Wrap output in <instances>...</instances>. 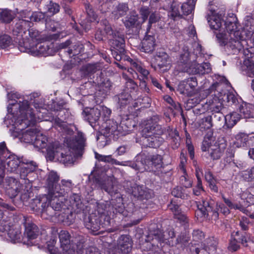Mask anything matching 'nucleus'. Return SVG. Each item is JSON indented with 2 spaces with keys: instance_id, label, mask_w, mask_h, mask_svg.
<instances>
[{
  "instance_id": "obj_1",
  "label": "nucleus",
  "mask_w": 254,
  "mask_h": 254,
  "mask_svg": "<svg viewBox=\"0 0 254 254\" xmlns=\"http://www.w3.org/2000/svg\"><path fill=\"white\" fill-rule=\"evenodd\" d=\"M86 139L82 132L78 131L74 138L69 140L67 142L69 154H65L61 152L62 146L58 142L51 143L47 149V154L50 159H53L55 157H61V161L64 163H70L73 161L72 156L75 158L81 157L84 149Z\"/></svg>"
},
{
  "instance_id": "obj_2",
  "label": "nucleus",
  "mask_w": 254,
  "mask_h": 254,
  "mask_svg": "<svg viewBox=\"0 0 254 254\" xmlns=\"http://www.w3.org/2000/svg\"><path fill=\"white\" fill-rule=\"evenodd\" d=\"M84 225L94 235H97L103 231H100L101 228H104L110 225V218L104 213H102L100 215L92 213L85 218Z\"/></svg>"
},
{
  "instance_id": "obj_3",
  "label": "nucleus",
  "mask_w": 254,
  "mask_h": 254,
  "mask_svg": "<svg viewBox=\"0 0 254 254\" xmlns=\"http://www.w3.org/2000/svg\"><path fill=\"white\" fill-rule=\"evenodd\" d=\"M197 209L195 214L199 217H207L210 215L212 219L217 220L219 214L216 210L215 204L214 200L210 199H203L197 204Z\"/></svg>"
},
{
  "instance_id": "obj_4",
  "label": "nucleus",
  "mask_w": 254,
  "mask_h": 254,
  "mask_svg": "<svg viewBox=\"0 0 254 254\" xmlns=\"http://www.w3.org/2000/svg\"><path fill=\"white\" fill-rule=\"evenodd\" d=\"M201 148L203 152H207L205 156L207 155L206 157H210L213 160L220 159L224 152V148L221 147L219 143L212 144L207 140L203 141Z\"/></svg>"
},
{
  "instance_id": "obj_5",
  "label": "nucleus",
  "mask_w": 254,
  "mask_h": 254,
  "mask_svg": "<svg viewBox=\"0 0 254 254\" xmlns=\"http://www.w3.org/2000/svg\"><path fill=\"white\" fill-rule=\"evenodd\" d=\"M47 196L49 197V201L46 210L48 216L52 217L56 215L54 211H59L66 208V206L63 201V196H56L55 195L52 196L50 193H48Z\"/></svg>"
},
{
  "instance_id": "obj_6",
  "label": "nucleus",
  "mask_w": 254,
  "mask_h": 254,
  "mask_svg": "<svg viewBox=\"0 0 254 254\" xmlns=\"http://www.w3.org/2000/svg\"><path fill=\"white\" fill-rule=\"evenodd\" d=\"M19 109L20 113L19 119L21 121L20 124H24L28 126L35 122L33 109L29 107L28 101L24 100L21 102H20Z\"/></svg>"
},
{
  "instance_id": "obj_7",
  "label": "nucleus",
  "mask_w": 254,
  "mask_h": 254,
  "mask_svg": "<svg viewBox=\"0 0 254 254\" xmlns=\"http://www.w3.org/2000/svg\"><path fill=\"white\" fill-rule=\"evenodd\" d=\"M245 42L240 31H236L231 33L228 42L223 41L224 45L229 47L234 54L240 53L243 49V44Z\"/></svg>"
},
{
  "instance_id": "obj_8",
  "label": "nucleus",
  "mask_w": 254,
  "mask_h": 254,
  "mask_svg": "<svg viewBox=\"0 0 254 254\" xmlns=\"http://www.w3.org/2000/svg\"><path fill=\"white\" fill-rule=\"evenodd\" d=\"M159 120L158 116H153L142 130L143 136L148 137L153 135H161L165 130L161 126L158 124Z\"/></svg>"
},
{
  "instance_id": "obj_9",
  "label": "nucleus",
  "mask_w": 254,
  "mask_h": 254,
  "mask_svg": "<svg viewBox=\"0 0 254 254\" xmlns=\"http://www.w3.org/2000/svg\"><path fill=\"white\" fill-rule=\"evenodd\" d=\"M30 136V140L33 142L34 145L39 148H44L46 147L48 141L47 137L43 135L35 128H32L27 130L23 134V136L26 137L27 136Z\"/></svg>"
},
{
  "instance_id": "obj_10",
  "label": "nucleus",
  "mask_w": 254,
  "mask_h": 254,
  "mask_svg": "<svg viewBox=\"0 0 254 254\" xmlns=\"http://www.w3.org/2000/svg\"><path fill=\"white\" fill-rule=\"evenodd\" d=\"M163 158L162 156L159 154L151 155L147 156L144 159L145 166L144 169L146 171H154L160 170L163 167Z\"/></svg>"
},
{
  "instance_id": "obj_11",
  "label": "nucleus",
  "mask_w": 254,
  "mask_h": 254,
  "mask_svg": "<svg viewBox=\"0 0 254 254\" xmlns=\"http://www.w3.org/2000/svg\"><path fill=\"white\" fill-rule=\"evenodd\" d=\"M217 244V240L214 237L209 238L206 240L203 248L191 246L190 251L192 254H205L206 252H213L216 250Z\"/></svg>"
},
{
  "instance_id": "obj_12",
  "label": "nucleus",
  "mask_w": 254,
  "mask_h": 254,
  "mask_svg": "<svg viewBox=\"0 0 254 254\" xmlns=\"http://www.w3.org/2000/svg\"><path fill=\"white\" fill-rule=\"evenodd\" d=\"M211 71L210 64L208 63H204L202 64H197L195 62L191 64L189 67L183 69V71L190 74H204L210 73Z\"/></svg>"
},
{
  "instance_id": "obj_13",
  "label": "nucleus",
  "mask_w": 254,
  "mask_h": 254,
  "mask_svg": "<svg viewBox=\"0 0 254 254\" xmlns=\"http://www.w3.org/2000/svg\"><path fill=\"white\" fill-rule=\"evenodd\" d=\"M154 226L155 225H151L149 228L150 235L154 236V239L163 242L165 240H168L170 238H173L175 237V234L173 228L169 227L166 231L162 232V230L158 228L155 229Z\"/></svg>"
},
{
  "instance_id": "obj_14",
  "label": "nucleus",
  "mask_w": 254,
  "mask_h": 254,
  "mask_svg": "<svg viewBox=\"0 0 254 254\" xmlns=\"http://www.w3.org/2000/svg\"><path fill=\"white\" fill-rule=\"evenodd\" d=\"M49 197L47 194L39 196L32 200L30 203L31 209L36 212L46 214V210Z\"/></svg>"
},
{
  "instance_id": "obj_15",
  "label": "nucleus",
  "mask_w": 254,
  "mask_h": 254,
  "mask_svg": "<svg viewBox=\"0 0 254 254\" xmlns=\"http://www.w3.org/2000/svg\"><path fill=\"white\" fill-rule=\"evenodd\" d=\"M197 85L196 77H191L181 81L178 85V90L182 94L190 95Z\"/></svg>"
},
{
  "instance_id": "obj_16",
  "label": "nucleus",
  "mask_w": 254,
  "mask_h": 254,
  "mask_svg": "<svg viewBox=\"0 0 254 254\" xmlns=\"http://www.w3.org/2000/svg\"><path fill=\"white\" fill-rule=\"evenodd\" d=\"M21 186L20 183L12 177L6 178L4 184L6 192L10 197H14L17 195Z\"/></svg>"
},
{
  "instance_id": "obj_17",
  "label": "nucleus",
  "mask_w": 254,
  "mask_h": 254,
  "mask_svg": "<svg viewBox=\"0 0 254 254\" xmlns=\"http://www.w3.org/2000/svg\"><path fill=\"white\" fill-rule=\"evenodd\" d=\"M132 195L141 200H148L153 196V190L143 186L135 185L132 188Z\"/></svg>"
},
{
  "instance_id": "obj_18",
  "label": "nucleus",
  "mask_w": 254,
  "mask_h": 254,
  "mask_svg": "<svg viewBox=\"0 0 254 254\" xmlns=\"http://www.w3.org/2000/svg\"><path fill=\"white\" fill-rule=\"evenodd\" d=\"M101 188L112 196L118 193V182L114 176H108L101 184Z\"/></svg>"
},
{
  "instance_id": "obj_19",
  "label": "nucleus",
  "mask_w": 254,
  "mask_h": 254,
  "mask_svg": "<svg viewBox=\"0 0 254 254\" xmlns=\"http://www.w3.org/2000/svg\"><path fill=\"white\" fill-rule=\"evenodd\" d=\"M110 43L114 48L119 50L120 53L123 52L125 44L124 34L119 31H115L111 36Z\"/></svg>"
},
{
  "instance_id": "obj_20",
  "label": "nucleus",
  "mask_w": 254,
  "mask_h": 254,
  "mask_svg": "<svg viewBox=\"0 0 254 254\" xmlns=\"http://www.w3.org/2000/svg\"><path fill=\"white\" fill-rule=\"evenodd\" d=\"M73 185L71 180L63 179L61 181V185L55 186L52 193L56 196H64L66 192L71 190Z\"/></svg>"
},
{
  "instance_id": "obj_21",
  "label": "nucleus",
  "mask_w": 254,
  "mask_h": 254,
  "mask_svg": "<svg viewBox=\"0 0 254 254\" xmlns=\"http://www.w3.org/2000/svg\"><path fill=\"white\" fill-rule=\"evenodd\" d=\"M132 244L129 237L127 235L121 236L118 240L117 250L119 253L128 254L131 250Z\"/></svg>"
},
{
  "instance_id": "obj_22",
  "label": "nucleus",
  "mask_w": 254,
  "mask_h": 254,
  "mask_svg": "<svg viewBox=\"0 0 254 254\" xmlns=\"http://www.w3.org/2000/svg\"><path fill=\"white\" fill-rule=\"evenodd\" d=\"M85 120L88 121L91 126L96 123L101 117V109L99 106L93 108L85 109L83 112Z\"/></svg>"
},
{
  "instance_id": "obj_23",
  "label": "nucleus",
  "mask_w": 254,
  "mask_h": 254,
  "mask_svg": "<svg viewBox=\"0 0 254 254\" xmlns=\"http://www.w3.org/2000/svg\"><path fill=\"white\" fill-rule=\"evenodd\" d=\"M156 39L154 36L146 35L142 40L140 50L146 53H152L155 50Z\"/></svg>"
},
{
  "instance_id": "obj_24",
  "label": "nucleus",
  "mask_w": 254,
  "mask_h": 254,
  "mask_svg": "<svg viewBox=\"0 0 254 254\" xmlns=\"http://www.w3.org/2000/svg\"><path fill=\"white\" fill-rule=\"evenodd\" d=\"M168 208L174 214V218L182 225H186L189 223V219L186 214L181 210L178 204L171 203Z\"/></svg>"
},
{
  "instance_id": "obj_25",
  "label": "nucleus",
  "mask_w": 254,
  "mask_h": 254,
  "mask_svg": "<svg viewBox=\"0 0 254 254\" xmlns=\"http://www.w3.org/2000/svg\"><path fill=\"white\" fill-rule=\"evenodd\" d=\"M52 44L48 45L47 43L36 44L35 47H31L29 50L32 54L35 56L43 55L44 56L51 54L52 52V47H51Z\"/></svg>"
},
{
  "instance_id": "obj_26",
  "label": "nucleus",
  "mask_w": 254,
  "mask_h": 254,
  "mask_svg": "<svg viewBox=\"0 0 254 254\" xmlns=\"http://www.w3.org/2000/svg\"><path fill=\"white\" fill-rule=\"evenodd\" d=\"M20 164V161L19 158L15 155L10 154V156H8L3 163L5 167V166H0V169L2 170L5 168L10 172H14L18 168Z\"/></svg>"
},
{
  "instance_id": "obj_27",
  "label": "nucleus",
  "mask_w": 254,
  "mask_h": 254,
  "mask_svg": "<svg viewBox=\"0 0 254 254\" xmlns=\"http://www.w3.org/2000/svg\"><path fill=\"white\" fill-rule=\"evenodd\" d=\"M115 195H116L115 198H112L111 200V204L114 209L113 212L116 214L119 213L123 215H126L123 199L121 194L118 192Z\"/></svg>"
},
{
  "instance_id": "obj_28",
  "label": "nucleus",
  "mask_w": 254,
  "mask_h": 254,
  "mask_svg": "<svg viewBox=\"0 0 254 254\" xmlns=\"http://www.w3.org/2000/svg\"><path fill=\"white\" fill-rule=\"evenodd\" d=\"M24 220L25 233L27 235V238L29 239L36 238L39 234L38 227L35 224L30 222L29 220H27L26 219H24Z\"/></svg>"
},
{
  "instance_id": "obj_29",
  "label": "nucleus",
  "mask_w": 254,
  "mask_h": 254,
  "mask_svg": "<svg viewBox=\"0 0 254 254\" xmlns=\"http://www.w3.org/2000/svg\"><path fill=\"white\" fill-rule=\"evenodd\" d=\"M224 86L223 83L215 82L210 87V90L214 92L216 96L215 98L217 99L218 101H225V97L227 90L223 89Z\"/></svg>"
},
{
  "instance_id": "obj_30",
  "label": "nucleus",
  "mask_w": 254,
  "mask_h": 254,
  "mask_svg": "<svg viewBox=\"0 0 254 254\" xmlns=\"http://www.w3.org/2000/svg\"><path fill=\"white\" fill-rule=\"evenodd\" d=\"M105 129L102 130V133L106 137H109L114 134L118 130V124L113 120H106L104 125Z\"/></svg>"
},
{
  "instance_id": "obj_31",
  "label": "nucleus",
  "mask_w": 254,
  "mask_h": 254,
  "mask_svg": "<svg viewBox=\"0 0 254 254\" xmlns=\"http://www.w3.org/2000/svg\"><path fill=\"white\" fill-rule=\"evenodd\" d=\"M102 72H100L99 76H97L96 78L93 82L96 84L100 88V90L103 91L107 93L111 87V81L108 78H104L101 76Z\"/></svg>"
},
{
  "instance_id": "obj_32",
  "label": "nucleus",
  "mask_w": 254,
  "mask_h": 254,
  "mask_svg": "<svg viewBox=\"0 0 254 254\" xmlns=\"http://www.w3.org/2000/svg\"><path fill=\"white\" fill-rule=\"evenodd\" d=\"M60 177L55 172H51L48 176L47 180V185L49 188V193H50L52 196H53L52 192V190L55 189V186L59 185L58 182L59 180Z\"/></svg>"
},
{
  "instance_id": "obj_33",
  "label": "nucleus",
  "mask_w": 254,
  "mask_h": 254,
  "mask_svg": "<svg viewBox=\"0 0 254 254\" xmlns=\"http://www.w3.org/2000/svg\"><path fill=\"white\" fill-rule=\"evenodd\" d=\"M156 64L160 68L167 67L170 64V60L168 55L164 52H159L155 56Z\"/></svg>"
},
{
  "instance_id": "obj_34",
  "label": "nucleus",
  "mask_w": 254,
  "mask_h": 254,
  "mask_svg": "<svg viewBox=\"0 0 254 254\" xmlns=\"http://www.w3.org/2000/svg\"><path fill=\"white\" fill-rule=\"evenodd\" d=\"M160 136L161 135H153V136L144 137L145 138V142L146 143V145L152 148L159 147L162 144L163 141V138Z\"/></svg>"
},
{
  "instance_id": "obj_35",
  "label": "nucleus",
  "mask_w": 254,
  "mask_h": 254,
  "mask_svg": "<svg viewBox=\"0 0 254 254\" xmlns=\"http://www.w3.org/2000/svg\"><path fill=\"white\" fill-rule=\"evenodd\" d=\"M128 10V5L126 3L118 4L112 11V14L115 19H119L120 17L125 15Z\"/></svg>"
},
{
  "instance_id": "obj_36",
  "label": "nucleus",
  "mask_w": 254,
  "mask_h": 254,
  "mask_svg": "<svg viewBox=\"0 0 254 254\" xmlns=\"http://www.w3.org/2000/svg\"><path fill=\"white\" fill-rule=\"evenodd\" d=\"M207 19L211 29L221 31L222 22L219 16L212 14L210 16H208Z\"/></svg>"
},
{
  "instance_id": "obj_37",
  "label": "nucleus",
  "mask_w": 254,
  "mask_h": 254,
  "mask_svg": "<svg viewBox=\"0 0 254 254\" xmlns=\"http://www.w3.org/2000/svg\"><path fill=\"white\" fill-rule=\"evenodd\" d=\"M169 136L172 147L174 149L178 148L180 146L181 141V137L178 131L176 129H171L169 131Z\"/></svg>"
},
{
  "instance_id": "obj_38",
  "label": "nucleus",
  "mask_w": 254,
  "mask_h": 254,
  "mask_svg": "<svg viewBox=\"0 0 254 254\" xmlns=\"http://www.w3.org/2000/svg\"><path fill=\"white\" fill-rule=\"evenodd\" d=\"M234 144L237 147H245L249 141V136L244 132H239L235 135Z\"/></svg>"
},
{
  "instance_id": "obj_39",
  "label": "nucleus",
  "mask_w": 254,
  "mask_h": 254,
  "mask_svg": "<svg viewBox=\"0 0 254 254\" xmlns=\"http://www.w3.org/2000/svg\"><path fill=\"white\" fill-rule=\"evenodd\" d=\"M237 18L236 16H233L230 18H227L225 22V27L226 31L230 36L231 33H233L238 30L237 23L236 22Z\"/></svg>"
},
{
  "instance_id": "obj_40",
  "label": "nucleus",
  "mask_w": 254,
  "mask_h": 254,
  "mask_svg": "<svg viewBox=\"0 0 254 254\" xmlns=\"http://www.w3.org/2000/svg\"><path fill=\"white\" fill-rule=\"evenodd\" d=\"M240 115L236 112H233L226 115L225 117V124L228 128L233 127L240 119Z\"/></svg>"
},
{
  "instance_id": "obj_41",
  "label": "nucleus",
  "mask_w": 254,
  "mask_h": 254,
  "mask_svg": "<svg viewBox=\"0 0 254 254\" xmlns=\"http://www.w3.org/2000/svg\"><path fill=\"white\" fill-rule=\"evenodd\" d=\"M11 152L8 150L6 144L4 141L0 143V166H5L4 162L8 156H10Z\"/></svg>"
},
{
  "instance_id": "obj_42",
  "label": "nucleus",
  "mask_w": 254,
  "mask_h": 254,
  "mask_svg": "<svg viewBox=\"0 0 254 254\" xmlns=\"http://www.w3.org/2000/svg\"><path fill=\"white\" fill-rule=\"evenodd\" d=\"M15 16V13L10 10L0 9V20L4 23H10Z\"/></svg>"
},
{
  "instance_id": "obj_43",
  "label": "nucleus",
  "mask_w": 254,
  "mask_h": 254,
  "mask_svg": "<svg viewBox=\"0 0 254 254\" xmlns=\"http://www.w3.org/2000/svg\"><path fill=\"white\" fill-rule=\"evenodd\" d=\"M139 17L137 14L132 15L129 17H127L124 21L125 26L128 28L136 27L139 25L138 21Z\"/></svg>"
},
{
  "instance_id": "obj_44",
  "label": "nucleus",
  "mask_w": 254,
  "mask_h": 254,
  "mask_svg": "<svg viewBox=\"0 0 254 254\" xmlns=\"http://www.w3.org/2000/svg\"><path fill=\"white\" fill-rule=\"evenodd\" d=\"M199 126L201 130H206L213 127L212 117L209 115L204 117L199 121Z\"/></svg>"
},
{
  "instance_id": "obj_45",
  "label": "nucleus",
  "mask_w": 254,
  "mask_h": 254,
  "mask_svg": "<svg viewBox=\"0 0 254 254\" xmlns=\"http://www.w3.org/2000/svg\"><path fill=\"white\" fill-rule=\"evenodd\" d=\"M197 0H188L187 2L182 4L181 9L183 13L185 15H188L191 13L195 7Z\"/></svg>"
},
{
  "instance_id": "obj_46",
  "label": "nucleus",
  "mask_w": 254,
  "mask_h": 254,
  "mask_svg": "<svg viewBox=\"0 0 254 254\" xmlns=\"http://www.w3.org/2000/svg\"><path fill=\"white\" fill-rule=\"evenodd\" d=\"M245 70L248 76H254V62L250 59H245L244 61Z\"/></svg>"
},
{
  "instance_id": "obj_47",
  "label": "nucleus",
  "mask_w": 254,
  "mask_h": 254,
  "mask_svg": "<svg viewBox=\"0 0 254 254\" xmlns=\"http://www.w3.org/2000/svg\"><path fill=\"white\" fill-rule=\"evenodd\" d=\"M7 235L12 241L15 242L20 240L21 233L17 228H10L7 232Z\"/></svg>"
},
{
  "instance_id": "obj_48",
  "label": "nucleus",
  "mask_w": 254,
  "mask_h": 254,
  "mask_svg": "<svg viewBox=\"0 0 254 254\" xmlns=\"http://www.w3.org/2000/svg\"><path fill=\"white\" fill-rule=\"evenodd\" d=\"M69 202L73 208H80L82 205L80 195L77 194H73L70 196Z\"/></svg>"
},
{
  "instance_id": "obj_49",
  "label": "nucleus",
  "mask_w": 254,
  "mask_h": 254,
  "mask_svg": "<svg viewBox=\"0 0 254 254\" xmlns=\"http://www.w3.org/2000/svg\"><path fill=\"white\" fill-rule=\"evenodd\" d=\"M119 103L121 107H124L131 101V96L128 93H122L119 95Z\"/></svg>"
},
{
  "instance_id": "obj_50",
  "label": "nucleus",
  "mask_w": 254,
  "mask_h": 254,
  "mask_svg": "<svg viewBox=\"0 0 254 254\" xmlns=\"http://www.w3.org/2000/svg\"><path fill=\"white\" fill-rule=\"evenodd\" d=\"M183 175L180 177V183L185 188H188L192 186V181L186 174L185 169L183 167Z\"/></svg>"
},
{
  "instance_id": "obj_51",
  "label": "nucleus",
  "mask_w": 254,
  "mask_h": 254,
  "mask_svg": "<svg viewBox=\"0 0 254 254\" xmlns=\"http://www.w3.org/2000/svg\"><path fill=\"white\" fill-rule=\"evenodd\" d=\"M47 12L50 13L52 15H54L58 13L60 11V5L53 1H50L49 3L46 5Z\"/></svg>"
},
{
  "instance_id": "obj_52",
  "label": "nucleus",
  "mask_w": 254,
  "mask_h": 254,
  "mask_svg": "<svg viewBox=\"0 0 254 254\" xmlns=\"http://www.w3.org/2000/svg\"><path fill=\"white\" fill-rule=\"evenodd\" d=\"M12 44L11 37L6 34L0 35V47L5 49L9 47Z\"/></svg>"
},
{
  "instance_id": "obj_53",
  "label": "nucleus",
  "mask_w": 254,
  "mask_h": 254,
  "mask_svg": "<svg viewBox=\"0 0 254 254\" xmlns=\"http://www.w3.org/2000/svg\"><path fill=\"white\" fill-rule=\"evenodd\" d=\"M160 19L161 16L159 12L157 11L152 12L149 15L147 30L150 29L152 24L158 22Z\"/></svg>"
},
{
  "instance_id": "obj_54",
  "label": "nucleus",
  "mask_w": 254,
  "mask_h": 254,
  "mask_svg": "<svg viewBox=\"0 0 254 254\" xmlns=\"http://www.w3.org/2000/svg\"><path fill=\"white\" fill-rule=\"evenodd\" d=\"M45 13L35 11L31 13L30 22H40L44 20L45 18Z\"/></svg>"
},
{
  "instance_id": "obj_55",
  "label": "nucleus",
  "mask_w": 254,
  "mask_h": 254,
  "mask_svg": "<svg viewBox=\"0 0 254 254\" xmlns=\"http://www.w3.org/2000/svg\"><path fill=\"white\" fill-rule=\"evenodd\" d=\"M60 217H63L61 221L64 225H70L74 222V217L72 213L70 212L68 214H61L59 215Z\"/></svg>"
},
{
  "instance_id": "obj_56",
  "label": "nucleus",
  "mask_w": 254,
  "mask_h": 254,
  "mask_svg": "<svg viewBox=\"0 0 254 254\" xmlns=\"http://www.w3.org/2000/svg\"><path fill=\"white\" fill-rule=\"evenodd\" d=\"M186 48V49H184V52L180 55V60L181 63L187 65L184 68H186L187 67H189L190 65V64H189V61H190V53L188 51V49L187 47Z\"/></svg>"
},
{
  "instance_id": "obj_57",
  "label": "nucleus",
  "mask_w": 254,
  "mask_h": 254,
  "mask_svg": "<svg viewBox=\"0 0 254 254\" xmlns=\"http://www.w3.org/2000/svg\"><path fill=\"white\" fill-rule=\"evenodd\" d=\"M20 15L22 18L21 23L27 24L29 26L31 12L27 10H22L20 12Z\"/></svg>"
},
{
  "instance_id": "obj_58",
  "label": "nucleus",
  "mask_w": 254,
  "mask_h": 254,
  "mask_svg": "<svg viewBox=\"0 0 254 254\" xmlns=\"http://www.w3.org/2000/svg\"><path fill=\"white\" fill-rule=\"evenodd\" d=\"M223 101H218L216 98H213V103L212 105V112L213 113H221L220 111L223 108Z\"/></svg>"
},
{
  "instance_id": "obj_59",
  "label": "nucleus",
  "mask_w": 254,
  "mask_h": 254,
  "mask_svg": "<svg viewBox=\"0 0 254 254\" xmlns=\"http://www.w3.org/2000/svg\"><path fill=\"white\" fill-rule=\"evenodd\" d=\"M101 24L102 26V29L107 35L111 36L115 32L113 31L109 22L106 19L102 20Z\"/></svg>"
},
{
  "instance_id": "obj_60",
  "label": "nucleus",
  "mask_w": 254,
  "mask_h": 254,
  "mask_svg": "<svg viewBox=\"0 0 254 254\" xmlns=\"http://www.w3.org/2000/svg\"><path fill=\"white\" fill-rule=\"evenodd\" d=\"M125 87L127 91L132 92L136 91L138 88L137 84L131 78H127Z\"/></svg>"
},
{
  "instance_id": "obj_61",
  "label": "nucleus",
  "mask_w": 254,
  "mask_h": 254,
  "mask_svg": "<svg viewBox=\"0 0 254 254\" xmlns=\"http://www.w3.org/2000/svg\"><path fill=\"white\" fill-rule=\"evenodd\" d=\"M171 8L172 10L170 12L169 16L174 20L181 18L182 16L179 10L178 7H177L175 4H172Z\"/></svg>"
},
{
  "instance_id": "obj_62",
  "label": "nucleus",
  "mask_w": 254,
  "mask_h": 254,
  "mask_svg": "<svg viewBox=\"0 0 254 254\" xmlns=\"http://www.w3.org/2000/svg\"><path fill=\"white\" fill-rule=\"evenodd\" d=\"M240 118L249 119L253 117V113L248 107H242L240 111Z\"/></svg>"
},
{
  "instance_id": "obj_63",
  "label": "nucleus",
  "mask_w": 254,
  "mask_h": 254,
  "mask_svg": "<svg viewBox=\"0 0 254 254\" xmlns=\"http://www.w3.org/2000/svg\"><path fill=\"white\" fill-rule=\"evenodd\" d=\"M171 193L176 197H180L183 199H185L187 197V193L183 191V189L181 187H177L174 188L172 191Z\"/></svg>"
},
{
  "instance_id": "obj_64",
  "label": "nucleus",
  "mask_w": 254,
  "mask_h": 254,
  "mask_svg": "<svg viewBox=\"0 0 254 254\" xmlns=\"http://www.w3.org/2000/svg\"><path fill=\"white\" fill-rule=\"evenodd\" d=\"M243 177L247 181L254 182V166L245 171Z\"/></svg>"
}]
</instances>
